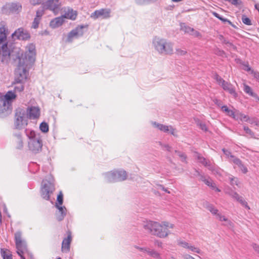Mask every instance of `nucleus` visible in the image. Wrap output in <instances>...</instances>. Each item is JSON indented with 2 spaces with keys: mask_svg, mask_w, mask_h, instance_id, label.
Returning <instances> with one entry per match:
<instances>
[{
  "mask_svg": "<svg viewBox=\"0 0 259 259\" xmlns=\"http://www.w3.org/2000/svg\"><path fill=\"white\" fill-rule=\"evenodd\" d=\"M44 14V9H39L36 11L35 17L34 18L33 21L32 23V28L34 29H36L38 27V25L40 23V20Z\"/></svg>",
  "mask_w": 259,
  "mask_h": 259,
  "instance_id": "nucleus-20",
  "label": "nucleus"
},
{
  "mask_svg": "<svg viewBox=\"0 0 259 259\" xmlns=\"http://www.w3.org/2000/svg\"><path fill=\"white\" fill-rule=\"evenodd\" d=\"M134 247H135V248H136V249H138L140 251H141V252H142L143 253H146L148 247H139V246H138L137 245H135Z\"/></svg>",
  "mask_w": 259,
  "mask_h": 259,
  "instance_id": "nucleus-57",
  "label": "nucleus"
},
{
  "mask_svg": "<svg viewBox=\"0 0 259 259\" xmlns=\"http://www.w3.org/2000/svg\"><path fill=\"white\" fill-rule=\"evenodd\" d=\"M43 8L51 11L55 15H57L61 10V3L59 0H47L43 3Z\"/></svg>",
  "mask_w": 259,
  "mask_h": 259,
  "instance_id": "nucleus-14",
  "label": "nucleus"
},
{
  "mask_svg": "<svg viewBox=\"0 0 259 259\" xmlns=\"http://www.w3.org/2000/svg\"><path fill=\"white\" fill-rule=\"evenodd\" d=\"M178 245L186 249H188L189 246V243L181 240H178L177 241Z\"/></svg>",
  "mask_w": 259,
  "mask_h": 259,
  "instance_id": "nucleus-40",
  "label": "nucleus"
},
{
  "mask_svg": "<svg viewBox=\"0 0 259 259\" xmlns=\"http://www.w3.org/2000/svg\"><path fill=\"white\" fill-rule=\"evenodd\" d=\"M12 37L14 39H18L20 40H27L30 36L29 33L23 28H20L16 30L13 34Z\"/></svg>",
  "mask_w": 259,
  "mask_h": 259,
  "instance_id": "nucleus-17",
  "label": "nucleus"
},
{
  "mask_svg": "<svg viewBox=\"0 0 259 259\" xmlns=\"http://www.w3.org/2000/svg\"><path fill=\"white\" fill-rule=\"evenodd\" d=\"M230 195L237 201H238L242 206L245 207L248 209L250 208L248 206L247 203L243 199V197L240 196L237 192L232 191Z\"/></svg>",
  "mask_w": 259,
  "mask_h": 259,
  "instance_id": "nucleus-26",
  "label": "nucleus"
},
{
  "mask_svg": "<svg viewBox=\"0 0 259 259\" xmlns=\"http://www.w3.org/2000/svg\"><path fill=\"white\" fill-rule=\"evenodd\" d=\"M162 132L166 133H170L174 136H177L176 130L171 125H165Z\"/></svg>",
  "mask_w": 259,
  "mask_h": 259,
  "instance_id": "nucleus-30",
  "label": "nucleus"
},
{
  "mask_svg": "<svg viewBox=\"0 0 259 259\" xmlns=\"http://www.w3.org/2000/svg\"><path fill=\"white\" fill-rule=\"evenodd\" d=\"M35 46L33 44H30L26 47L25 53L22 54L18 59L19 61L23 60L24 62H27L28 64L32 65L35 61Z\"/></svg>",
  "mask_w": 259,
  "mask_h": 259,
  "instance_id": "nucleus-6",
  "label": "nucleus"
},
{
  "mask_svg": "<svg viewBox=\"0 0 259 259\" xmlns=\"http://www.w3.org/2000/svg\"><path fill=\"white\" fill-rule=\"evenodd\" d=\"M199 125L200 128L202 131H207V127H206V126L205 124H204V123H203L202 122H200L199 124Z\"/></svg>",
  "mask_w": 259,
  "mask_h": 259,
  "instance_id": "nucleus-60",
  "label": "nucleus"
},
{
  "mask_svg": "<svg viewBox=\"0 0 259 259\" xmlns=\"http://www.w3.org/2000/svg\"><path fill=\"white\" fill-rule=\"evenodd\" d=\"M154 244L155 245L159 247H162V243L161 241H159V240H155L154 241Z\"/></svg>",
  "mask_w": 259,
  "mask_h": 259,
  "instance_id": "nucleus-61",
  "label": "nucleus"
},
{
  "mask_svg": "<svg viewBox=\"0 0 259 259\" xmlns=\"http://www.w3.org/2000/svg\"><path fill=\"white\" fill-rule=\"evenodd\" d=\"M211 168H208L209 170H211L213 174L218 176H221V170L219 169L218 167H215L212 164H211Z\"/></svg>",
  "mask_w": 259,
  "mask_h": 259,
  "instance_id": "nucleus-35",
  "label": "nucleus"
},
{
  "mask_svg": "<svg viewBox=\"0 0 259 259\" xmlns=\"http://www.w3.org/2000/svg\"><path fill=\"white\" fill-rule=\"evenodd\" d=\"M230 162H233L238 167H239L242 163V161L235 156H232V159L230 161Z\"/></svg>",
  "mask_w": 259,
  "mask_h": 259,
  "instance_id": "nucleus-39",
  "label": "nucleus"
},
{
  "mask_svg": "<svg viewBox=\"0 0 259 259\" xmlns=\"http://www.w3.org/2000/svg\"><path fill=\"white\" fill-rule=\"evenodd\" d=\"M213 182V181H212L211 179H210V178L208 177L207 178V179L205 181V182H204V183L207 185L208 186V187L210 186V185H211V184L212 183V182Z\"/></svg>",
  "mask_w": 259,
  "mask_h": 259,
  "instance_id": "nucleus-64",
  "label": "nucleus"
},
{
  "mask_svg": "<svg viewBox=\"0 0 259 259\" xmlns=\"http://www.w3.org/2000/svg\"><path fill=\"white\" fill-rule=\"evenodd\" d=\"M176 53L179 56H185L187 54V52L185 49H176Z\"/></svg>",
  "mask_w": 259,
  "mask_h": 259,
  "instance_id": "nucleus-42",
  "label": "nucleus"
},
{
  "mask_svg": "<svg viewBox=\"0 0 259 259\" xmlns=\"http://www.w3.org/2000/svg\"><path fill=\"white\" fill-rule=\"evenodd\" d=\"M195 174H194L196 176H199L200 177V180L204 182L207 179V178H206L205 176L204 175L201 174L199 171L195 169Z\"/></svg>",
  "mask_w": 259,
  "mask_h": 259,
  "instance_id": "nucleus-48",
  "label": "nucleus"
},
{
  "mask_svg": "<svg viewBox=\"0 0 259 259\" xmlns=\"http://www.w3.org/2000/svg\"><path fill=\"white\" fill-rule=\"evenodd\" d=\"M105 177L107 182L113 183L125 180L127 178V174L123 170H115L107 172Z\"/></svg>",
  "mask_w": 259,
  "mask_h": 259,
  "instance_id": "nucleus-8",
  "label": "nucleus"
},
{
  "mask_svg": "<svg viewBox=\"0 0 259 259\" xmlns=\"http://www.w3.org/2000/svg\"><path fill=\"white\" fill-rule=\"evenodd\" d=\"M157 187L158 189H161L167 193H170V192L168 191L166 188H165L163 186L161 185H157Z\"/></svg>",
  "mask_w": 259,
  "mask_h": 259,
  "instance_id": "nucleus-62",
  "label": "nucleus"
},
{
  "mask_svg": "<svg viewBox=\"0 0 259 259\" xmlns=\"http://www.w3.org/2000/svg\"><path fill=\"white\" fill-rule=\"evenodd\" d=\"M181 29L185 33H187L189 34H191V31H193V28H191L187 25H186L185 23L181 24Z\"/></svg>",
  "mask_w": 259,
  "mask_h": 259,
  "instance_id": "nucleus-33",
  "label": "nucleus"
},
{
  "mask_svg": "<svg viewBox=\"0 0 259 259\" xmlns=\"http://www.w3.org/2000/svg\"><path fill=\"white\" fill-rule=\"evenodd\" d=\"M212 14L216 18H218L219 19L222 20L223 22H230V21H229L227 19L223 18L218 13H217L216 12H213Z\"/></svg>",
  "mask_w": 259,
  "mask_h": 259,
  "instance_id": "nucleus-53",
  "label": "nucleus"
},
{
  "mask_svg": "<svg viewBox=\"0 0 259 259\" xmlns=\"http://www.w3.org/2000/svg\"><path fill=\"white\" fill-rule=\"evenodd\" d=\"M251 74H253L254 78L256 79H259V72L257 71H254L253 70H251Z\"/></svg>",
  "mask_w": 259,
  "mask_h": 259,
  "instance_id": "nucleus-63",
  "label": "nucleus"
},
{
  "mask_svg": "<svg viewBox=\"0 0 259 259\" xmlns=\"http://www.w3.org/2000/svg\"><path fill=\"white\" fill-rule=\"evenodd\" d=\"M1 253L3 259H12V255L9 250H6L2 248Z\"/></svg>",
  "mask_w": 259,
  "mask_h": 259,
  "instance_id": "nucleus-31",
  "label": "nucleus"
},
{
  "mask_svg": "<svg viewBox=\"0 0 259 259\" xmlns=\"http://www.w3.org/2000/svg\"><path fill=\"white\" fill-rule=\"evenodd\" d=\"M25 134L28 139V147L29 150L35 154L40 152L42 143L39 135L30 129H26Z\"/></svg>",
  "mask_w": 259,
  "mask_h": 259,
  "instance_id": "nucleus-3",
  "label": "nucleus"
},
{
  "mask_svg": "<svg viewBox=\"0 0 259 259\" xmlns=\"http://www.w3.org/2000/svg\"><path fill=\"white\" fill-rule=\"evenodd\" d=\"M27 117L30 119H36L40 115V109L38 107L30 106L27 109Z\"/></svg>",
  "mask_w": 259,
  "mask_h": 259,
  "instance_id": "nucleus-18",
  "label": "nucleus"
},
{
  "mask_svg": "<svg viewBox=\"0 0 259 259\" xmlns=\"http://www.w3.org/2000/svg\"><path fill=\"white\" fill-rule=\"evenodd\" d=\"M146 253L153 258L156 259L161 258L160 254L154 249L148 248Z\"/></svg>",
  "mask_w": 259,
  "mask_h": 259,
  "instance_id": "nucleus-29",
  "label": "nucleus"
},
{
  "mask_svg": "<svg viewBox=\"0 0 259 259\" xmlns=\"http://www.w3.org/2000/svg\"><path fill=\"white\" fill-rule=\"evenodd\" d=\"M13 84L15 85L14 87V92L15 93L16 92H21L22 91H23L24 89V83H15V82H13Z\"/></svg>",
  "mask_w": 259,
  "mask_h": 259,
  "instance_id": "nucleus-32",
  "label": "nucleus"
},
{
  "mask_svg": "<svg viewBox=\"0 0 259 259\" xmlns=\"http://www.w3.org/2000/svg\"><path fill=\"white\" fill-rule=\"evenodd\" d=\"M13 142L16 148L18 149H21L23 147V141L22 138V135L17 133L14 134Z\"/></svg>",
  "mask_w": 259,
  "mask_h": 259,
  "instance_id": "nucleus-21",
  "label": "nucleus"
},
{
  "mask_svg": "<svg viewBox=\"0 0 259 259\" xmlns=\"http://www.w3.org/2000/svg\"><path fill=\"white\" fill-rule=\"evenodd\" d=\"M110 13L111 10L109 9H101L95 11L91 14V17L94 19L100 17L106 19L110 17Z\"/></svg>",
  "mask_w": 259,
  "mask_h": 259,
  "instance_id": "nucleus-16",
  "label": "nucleus"
},
{
  "mask_svg": "<svg viewBox=\"0 0 259 259\" xmlns=\"http://www.w3.org/2000/svg\"><path fill=\"white\" fill-rule=\"evenodd\" d=\"M88 25H81L72 30L67 35V41L71 42L74 38H78L83 35L88 29Z\"/></svg>",
  "mask_w": 259,
  "mask_h": 259,
  "instance_id": "nucleus-10",
  "label": "nucleus"
},
{
  "mask_svg": "<svg viewBox=\"0 0 259 259\" xmlns=\"http://www.w3.org/2000/svg\"><path fill=\"white\" fill-rule=\"evenodd\" d=\"M22 9L21 5L19 3H8L4 5L2 9V13L5 14L19 12Z\"/></svg>",
  "mask_w": 259,
  "mask_h": 259,
  "instance_id": "nucleus-15",
  "label": "nucleus"
},
{
  "mask_svg": "<svg viewBox=\"0 0 259 259\" xmlns=\"http://www.w3.org/2000/svg\"><path fill=\"white\" fill-rule=\"evenodd\" d=\"M77 12L74 11L72 9L68 8L65 9L64 10V14L62 15V17L64 18H67L71 20H75L77 17Z\"/></svg>",
  "mask_w": 259,
  "mask_h": 259,
  "instance_id": "nucleus-24",
  "label": "nucleus"
},
{
  "mask_svg": "<svg viewBox=\"0 0 259 259\" xmlns=\"http://www.w3.org/2000/svg\"><path fill=\"white\" fill-rule=\"evenodd\" d=\"M237 112H238V111H234L232 110H229L228 111V112H227V114L228 115H229L230 116H232L233 117L234 119H238V117H236V116H237Z\"/></svg>",
  "mask_w": 259,
  "mask_h": 259,
  "instance_id": "nucleus-51",
  "label": "nucleus"
},
{
  "mask_svg": "<svg viewBox=\"0 0 259 259\" xmlns=\"http://www.w3.org/2000/svg\"><path fill=\"white\" fill-rule=\"evenodd\" d=\"M195 157L197 158L198 162L203 164L204 166L208 168H211V163L209 161L207 160L206 158L201 156L199 153L195 154Z\"/></svg>",
  "mask_w": 259,
  "mask_h": 259,
  "instance_id": "nucleus-28",
  "label": "nucleus"
},
{
  "mask_svg": "<svg viewBox=\"0 0 259 259\" xmlns=\"http://www.w3.org/2000/svg\"><path fill=\"white\" fill-rule=\"evenodd\" d=\"M47 0H30V3L33 5H37L45 3Z\"/></svg>",
  "mask_w": 259,
  "mask_h": 259,
  "instance_id": "nucleus-49",
  "label": "nucleus"
},
{
  "mask_svg": "<svg viewBox=\"0 0 259 259\" xmlns=\"http://www.w3.org/2000/svg\"><path fill=\"white\" fill-rule=\"evenodd\" d=\"M236 117L238 118V119H240L242 121H245V119H247L249 117L247 115H244L239 111L237 112Z\"/></svg>",
  "mask_w": 259,
  "mask_h": 259,
  "instance_id": "nucleus-45",
  "label": "nucleus"
},
{
  "mask_svg": "<svg viewBox=\"0 0 259 259\" xmlns=\"http://www.w3.org/2000/svg\"><path fill=\"white\" fill-rule=\"evenodd\" d=\"M222 151L226 157L229 159V161L232 159V156H235L234 155H232L231 152L228 150L223 148Z\"/></svg>",
  "mask_w": 259,
  "mask_h": 259,
  "instance_id": "nucleus-44",
  "label": "nucleus"
},
{
  "mask_svg": "<svg viewBox=\"0 0 259 259\" xmlns=\"http://www.w3.org/2000/svg\"><path fill=\"white\" fill-rule=\"evenodd\" d=\"M143 228L152 235L160 238H165L170 234L169 229H173L174 225L166 221L160 223L148 221L144 223Z\"/></svg>",
  "mask_w": 259,
  "mask_h": 259,
  "instance_id": "nucleus-1",
  "label": "nucleus"
},
{
  "mask_svg": "<svg viewBox=\"0 0 259 259\" xmlns=\"http://www.w3.org/2000/svg\"><path fill=\"white\" fill-rule=\"evenodd\" d=\"M241 170L242 171V172L244 174H246L247 172L248 171V169H247V168L244 166L242 163L241 164V165L239 167Z\"/></svg>",
  "mask_w": 259,
  "mask_h": 259,
  "instance_id": "nucleus-58",
  "label": "nucleus"
},
{
  "mask_svg": "<svg viewBox=\"0 0 259 259\" xmlns=\"http://www.w3.org/2000/svg\"><path fill=\"white\" fill-rule=\"evenodd\" d=\"M151 123L154 128L158 129L161 132L162 131L165 126L164 124L159 123L156 121H151Z\"/></svg>",
  "mask_w": 259,
  "mask_h": 259,
  "instance_id": "nucleus-36",
  "label": "nucleus"
},
{
  "mask_svg": "<svg viewBox=\"0 0 259 259\" xmlns=\"http://www.w3.org/2000/svg\"><path fill=\"white\" fill-rule=\"evenodd\" d=\"M243 129L246 134H248L251 137H254V133L250 128H249L248 127H247L246 126H244Z\"/></svg>",
  "mask_w": 259,
  "mask_h": 259,
  "instance_id": "nucleus-50",
  "label": "nucleus"
},
{
  "mask_svg": "<svg viewBox=\"0 0 259 259\" xmlns=\"http://www.w3.org/2000/svg\"><path fill=\"white\" fill-rule=\"evenodd\" d=\"M136 3L140 5H144L147 4H150L149 0H135Z\"/></svg>",
  "mask_w": 259,
  "mask_h": 259,
  "instance_id": "nucleus-54",
  "label": "nucleus"
},
{
  "mask_svg": "<svg viewBox=\"0 0 259 259\" xmlns=\"http://www.w3.org/2000/svg\"><path fill=\"white\" fill-rule=\"evenodd\" d=\"M64 22V19L62 16L58 17L51 21L50 23V26L52 28H56L61 26Z\"/></svg>",
  "mask_w": 259,
  "mask_h": 259,
  "instance_id": "nucleus-25",
  "label": "nucleus"
},
{
  "mask_svg": "<svg viewBox=\"0 0 259 259\" xmlns=\"http://www.w3.org/2000/svg\"><path fill=\"white\" fill-rule=\"evenodd\" d=\"M55 188L53 183L47 180L42 181V185L41 189V197L47 200L50 198V194L54 191Z\"/></svg>",
  "mask_w": 259,
  "mask_h": 259,
  "instance_id": "nucleus-12",
  "label": "nucleus"
},
{
  "mask_svg": "<svg viewBox=\"0 0 259 259\" xmlns=\"http://www.w3.org/2000/svg\"><path fill=\"white\" fill-rule=\"evenodd\" d=\"M206 208L212 214L216 215L217 219L219 220L220 221L225 222V223L224 224L225 225L229 227L233 226L232 222L228 220L225 216L218 213V210L212 204L207 203L206 204Z\"/></svg>",
  "mask_w": 259,
  "mask_h": 259,
  "instance_id": "nucleus-13",
  "label": "nucleus"
},
{
  "mask_svg": "<svg viewBox=\"0 0 259 259\" xmlns=\"http://www.w3.org/2000/svg\"><path fill=\"white\" fill-rule=\"evenodd\" d=\"M5 31L4 26L0 27V59L3 63H8L10 59V51Z\"/></svg>",
  "mask_w": 259,
  "mask_h": 259,
  "instance_id": "nucleus-5",
  "label": "nucleus"
},
{
  "mask_svg": "<svg viewBox=\"0 0 259 259\" xmlns=\"http://www.w3.org/2000/svg\"><path fill=\"white\" fill-rule=\"evenodd\" d=\"M190 34L192 35H193L195 37L201 36L200 33L198 31L195 30L194 29H193V31H191V33Z\"/></svg>",
  "mask_w": 259,
  "mask_h": 259,
  "instance_id": "nucleus-59",
  "label": "nucleus"
},
{
  "mask_svg": "<svg viewBox=\"0 0 259 259\" xmlns=\"http://www.w3.org/2000/svg\"><path fill=\"white\" fill-rule=\"evenodd\" d=\"M71 242V235L69 233L68 234L67 237L64 238L62 241V250L63 252H67L69 251Z\"/></svg>",
  "mask_w": 259,
  "mask_h": 259,
  "instance_id": "nucleus-23",
  "label": "nucleus"
},
{
  "mask_svg": "<svg viewBox=\"0 0 259 259\" xmlns=\"http://www.w3.org/2000/svg\"><path fill=\"white\" fill-rule=\"evenodd\" d=\"M40 130L43 133H47L49 131V125L45 122H42L39 125Z\"/></svg>",
  "mask_w": 259,
  "mask_h": 259,
  "instance_id": "nucleus-38",
  "label": "nucleus"
},
{
  "mask_svg": "<svg viewBox=\"0 0 259 259\" xmlns=\"http://www.w3.org/2000/svg\"><path fill=\"white\" fill-rule=\"evenodd\" d=\"M55 206L58 209L57 213V219L58 221H61L64 218L66 214V209L64 206H61L56 203Z\"/></svg>",
  "mask_w": 259,
  "mask_h": 259,
  "instance_id": "nucleus-27",
  "label": "nucleus"
},
{
  "mask_svg": "<svg viewBox=\"0 0 259 259\" xmlns=\"http://www.w3.org/2000/svg\"><path fill=\"white\" fill-rule=\"evenodd\" d=\"M31 66L24 60H19V63L15 71L14 82L25 83L28 78L29 70Z\"/></svg>",
  "mask_w": 259,
  "mask_h": 259,
  "instance_id": "nucleus-4",
  "label": "nucleus"
},
{
  "mask_svg": "<svg viewBox=\"0 0 259 259\" xmlns=\"http://www.w3.org/2000/svg\"><path fill=\"white\" fill-rule=\"evenodd\" d=\"M242 22L247 25H251V20L248 17H246L245 16L243 15L242 17Z\"/></svg>",
  "mask_w": 259,
  "mask_h": 259,
  "instance_id": "nucleus-47",
  "label": "nucleus"
},
{
  "mask_svg": "<svg viewBox=\"0 0 259 259\" xmlns=\"http://www.w3.org/2000/svg\"><path fill=\"white\" fill-rule=\"evenodd\" d=\"M215 79L217 81L218 83L222 87L224 90L228 92L234 98H236L237 97V94L235 91V89L231 83L226 81L221 76L217 74L215 76Z\"/></svg>",
  "mask_w": 259,
  "mask_h": 259,
  "instance_id": "nucleus-11",
  "label": "nucleus"
},
{
  "mask_svg": "<svg viewBox=\"0 0 259 259\" xmlns=\"http://www.w3.org/2000/svg\"><path fill=\"white\" fill-rule=\"evenodd\" d=\"M243 90L246 94L252 97H254L255 95V94L252 92L251 88L248 85L244 84Z\"/></svg>",
  "mask_w": 259,
  "mask_h": 259,
  "instance_id": "nucleus-37",
  "label": "nucleus"
},
{
  "mask_svg": "<svg viewBox=\"0 0 259 259\" xmlns=\"http://www.w3.org/2000/svg\"><path fill=\"white\" fill-rule=\"evenodd\" d=\"M27 117L24 109L18 108L16 110L15 126L20 129L27 124Z\"/></svg>",
  "mask_w": 259,
  "mask_h": 259,
  "instance_id": "nucleus-9",
  "label": "nucleus"
},
{
  "mask_svg": "<svg viewBox=\"0 0 259 259\" xmlns=\"http://www.w3.org/2000/svg\"><path fill=\"white\" fill-rule=\"evenodd\" d=\"M3 100H0V117H3L8 115L12 110V106L4 105Z\"/></svg>",
  "mask_w": 259,
  "mask_h": 259,
  "instance_id": "nucleus-22",
  "label": "nucleus"
},
{
  "mask_svg": "<svg viewBox=\"0 0 259 259\" xmlns=\"http://www.w3.org/2000/svg\"><path fill=\"white\" fill-rule=\"evenodd\" d=\"M57 202L59 204V205H61L63 202V195L61 192H60L59 194L58 195L57 197Z\"/></svg>",
  "mask_w": 259,
  "mask_h": 259,
  "instance_id": "nucleus-52",
  "label": "nucleus"
},
{
  "mask_svg": "<svg viewBox=\"0 0 259 259\" xmlns=\"http://www.w3.org/2000/svg\"><path fill=\"white\" fill-rule=\"evenodd\" d=\"M229 180L230 181L231 185L232 186L236 185L238 186L239 183V180L238 178H235L233 176H231L229 177Z\"/></svg>",
  "mask_w": 259,
  "mask_h": 259,
  "instance_id": "nucleus-41",
  "label": "nucleus"
},
{
  "mask_svg": "<svg viewBox=\"0 0 259 259\" xmlns=\"http://www.w3.org/2000/svg\"><path fill=\"white\" fill-rule=\"evenodd\" d=\"M21 233L20 231L15 233V240L17 248V253L21 257V259H25L24 256L25 253H29L26 243L22 239Z\"/></svg>",
  "mask_w": 259,
  "mask_h": 259,
  "instance_id": "nucleus-7",
  "label": "nucleus"
},
{
  "mask_svg": "<svg viewBox=\"0 0 259 259\" xmlns=\"http://www.w3.org/2000/svg\"><path fill=\"white\" fill-rule=\"evenodd\" d=\"M245 121L249 122L250 124L259 127V120L256 117H249L245 119Z\"/></svg>",
  "mask_w": 259,
  "mask_h": 259,
  "instance_id": "nucleus-34",
  "label": "nucleus"
},
{
  "mask_svg": "<svg viewBox=\"0 0 259 259\" xmlns=\"http://www.w3.org/2000/svg\"><path fill=\"white\" fill-rule=\"evenodd\" d=\"M188 249L191 250L192 252H194L197 253H201V250L199 248L195 247L194 246L192 245L191 244H189V247Z\"/></svg>",
  "mask_w": 259,
  "mask_h": 259,
  "instance_id": "nucleus-46",
  "label": "nucleus"
},
{
  "mask_svg": "<svg viewBox=\"0 0 259 259\" xmlns=\"http://www.w3.org/2000/svg\"><path fill=\"white\" fill-rule=\"evenodd\" d=\"M243 65V69L246 71H250L251 72V70H252L251 68V67L249 66V64L248 63L243 62L242 64Z\"/></svg>",
  "mask_w": 259,
  "mask_h": 259,
  "instance_id": "nucleus-55",
  "label": "nucleus"
},
{
  "mask_svg": "<svg viewBox=\"0 0 259 259\" xmlns=\"http://www.w3.org/2000/svg\"><path fill=\"white\" fill-rule=\"evenodd\" d=\"M209 187L212 190L215 191V192H219L221 191V190L217 187L215 184L213 182H212V183L210 185Z\"/></svg>",
  "mask_w": 259,
  "mask_h": 259,
  "instance_id": "nucleus-56",
  "label": "nucleus"
},
{
  "mask_svg": "<svg viewBox=\"0 0 259 259\" xmlns=\"http://www.w3.org/2000/svg\"><path fill=\"white\" fill-rule=\"evenodd\" d=\"M152 45L154 50L160 55H171L174 52V45L167 39L160 36H155L152 39Z\"/></svg>",
  "mask_w": 259,
  "mask_h": 259,
  "instance_id": "nucleus-2",
  "label": "nucleus"
},
{
  "mask_svg": "<svg viewBox=\"0 0 259 259\" xmlns=\"http://www.w3.org/2000/svg\"><path fill=\"white\" fill-rule=\"evenodd\" d=\"M16 97L15 93L14 91H10L6 94L4 98L1 100H3V101L4 102H3L4 105L6 104V105H8V106H12L11 103Z\"/></svg>",
  "mask_w": 259,
  "mask_h": 259,
  "instance_id": "nucleus-19",
  "label": "nucleus"
},
{
  "mask_svg": "<svg viewBox=\"0 0 259 259\" xmlns=\"http://www.w3.org/2000/svg\"><path fill=\"white\" fill-rule=\"evenodd\" d=\"M175 153L181 158L182 161L186 162L187 156L185 153L177 150L175 151Z\"/></svg>",
  "mask_w": 259,
  "mask_h": 259,
  "instance_id": "nucleus-43",
  "label": "nucleus"
}]
</instances>
